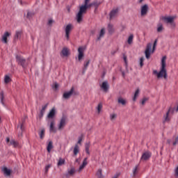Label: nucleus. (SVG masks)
<instances>
[{"label": "nucleus", "mask_w": 178, "mask_h": 178, "mask_svg": "<svg viewBox=\"0 0 178 178\" xmlns=\"http://www.w3.org/2000/svg\"><path fill=\"white\" fill-rule=\"evenodd\" d=\"M138 168V166L136 165L135 168H134V170H133L134 176H136V175L137 174Z\"/></svg>", "instance_id": "44"}, {"label": "nucleus", "mask_w": 178, "mask_h": 178, "mask_svg": "<svg viewBox=\"0 0 178 178\" xmlns=\"http://www.w3.org/2000/svg\"><path fill=\"white\" fill-rule=\"evenodd\" d=\"M47 106H48V104H47L46 105H44V106H42V111H45V110L47 109Z\"/></svg>", "instance_id": "51"}, {"label": "nucleus", "mask_w": 178, "mask_h": 178, "mask_svg": "<svg viewBox=\"0 0 178 178\" xmlns=\"http://www.w3.org/2000/svg\"><path fill=\"white\" fill-rule=\"evenodd\" d=\"M108 31L109 33H113L114 32V29L113 28V25L111 24H109L108 25Z\"/></svg>", "instance_id": "33"}, {"label": "nucleus", "mask_w": 178, "mask_h": 178, "mask_svg": "<svg viewBox=\"0 0 178 178\" xmlns=\"http://www.w3.org/2000/svg\"><path fill=\"white\" fill-rule=\"evenodd\" d=\"M73 152L74 156H76L77 154L80 152V147L79 146V145H75Z\"/></svg>", "instance_id": "20"}, {"label": "nucleus", "mask_w": 178, "mask_h": 178, "mask_svg": "<svg viewBox=\"0 0 178 178\" xmlns=\"http://www.w3.org/2000/svg\"><path fill=\"white\" fill-rule=\"evenodd\" d=\"M19 1L20 2L21 5H22L23 4V0H19Z\"/></svg>", "instance_id": "58"}, {"label": "nucleus", "mask_w": 178, "mask_h": 178, "mask_svg": "<svg viewBox=\"0 0 178 178\" xmlns=\"http://www.w3.org/2000/svg\"><path fill=\"white\" fill-rule=\"evenodd\" d=\"M48 23H54V19H49Z\"/></svg>", "instance_id": "56"}, {"label": "nucleus", "mask_w": 178, "mask_h": 178, "mask_svg": "<svg viewBox=\"0 0 178 178\" xmlns=\"http://www.w3.org/2000/svg\"><path fill=\"white\" fill-rule=\"evenodd\" d=\"M86 47L85 46H83V47H79V49H78V60L79 61H81L83 56H84V51H86Z\"/></svg>", "instance_id": "7"}, {"label": "nucleus", "mask_w": 178, "mask_h": 178, "mask_svg": "<svg viewBox=\"0 0 178 178\" xmlns=\"http://www.w3.org/2000/svg\"><path fill=\"white\" fill-rule=\"evenodd\" d=\"M51 164H48L47 165H46L45 167V174H47L49 169L51 168Z\"/></svg>", "instance_id": "45"}, {"label": "nucleus", "mask_w": 178, "mask_h": 178, "mask_svg": "<svg viewBox=\"0 0 178 178\" xmlns=\"http://www.w3.org/2000/svg\"><path fill=\"white\" fill-rule=\"evenodd\" d=\"M86 165H88L87 158L83 159L82 164L79 168L78 172H81L85 168Z\"/></svg>", "instance_id": "16"}, {"label": "nucleus", "mask_w": 178, "mask_h": 178, "mask_svg": "<svg viewBox=\"0 0 178 178\" xmlns=\"http://www.w3.org/2000/svg\"><path fill=\"white\" fill-rule=\"evenodd\" d=\"M177 19V16H161L160 17V20L164 22V23H174V22Z\"/></svg>", "instance_id": "4"}, {"label": "nucleus", "mask_w": 178, "mask_h": 178, "mask_svg": "<svg viewBox=\"0 0 178 178\" xmlns=\"http://www.w3.org/2000/svg\"><path fill=\"white\" fill-rule=\"evenodd\" d=\"M74 92V88H72L71 90H70L69 92H66L65 93H63V98L65 99H68L71 97V96L73 95Z\"/></svg>", "instance_id": "12"}, {"label": "nucleus", "mask_w": 178, "mask_h": 178, "mask_svg": "<svg viewBox=\"0 0 178 178\" xmlns=\"http://www.w3.org/2000/svg\"><path fill=\"white\" fill-rule=\"evenodd\" d=\"M44 113H45L44 111H43V110H41V111H40V115H41V117L43 116V115H44Z\"/></svg>", "instance_id": "54"}, {"label": "nucleus", "mask_w": 178, "mask_h": 178, "mask_svg": "<svg viewBox=\"0 0 178 178\" xmlns=\"http://www.w3.org/2000/svg\"><path fill=\"white\" fill-rule=\"evenodd\" d=\"M11 36H12L11 32L6 31L4 33H3V35H1V42H3V44H7L8 42V38Z\"/></svg>", "instance_id": "5"}, {"label": "nucleus", "mask_w": 178, "mask_h": 178, "mask_svg": "<svg viewBox=\"0 0 178 178\" xmlns=\"http://www.w3.org/2000/svg\"><path fill=\"white\" fill-rule=\"evenodd\" d=\"M118 15H119V8L113 9L109 13L110 20L115 19V17H118Z\"/></svg>", "instance_id": "9"}, {"label": "nucleus", "mask_w": 178, "mask_h": 178, "mask_svg": "<svg viewBox=\"0 0 178 178\" xmlns=\"http://www.w3.org/2000/svg\"><path fill=\"white\" fill-rule=\"evenodd\" d=\"M156 44H157V39L155 40V42L154 43L152 49V43H148L147 44V47H146V49H145V57H146L147 59H149L151 53L154 52L156 47Z\"/></svg>", "instance_id": "3"}, {"label": "nucleus", "mask_w": 178, "mask_h": 178, "mask_svg": "<svg viewBox=\"0 0 178 178\" xmlns=\"http://www.w3.org/2000/svg\"><path fill=\"white\" fill-rule=\"evenodd\" d=\"M147 13H148V5L145 4L141 7L140 15L141 16H145V15H147Z\"/></svg>", "instance_id": "14"}, {"label": "nucleus", "mask_w": 178, "mask_h": 178, "mask_svg": "<svg viewBox=\"0 0 178 178\" xmlns=\"http://www.w3.org/2000/svg\"><path fill=\"white\" fill-rule=\"evenodd\" d=\"M92 3L93 6L95 7V9H97L99 6V5H101V3H98V1H93L92 2Z\"/></svg>", "instance_id": "42"}, {"label": "nucleus", "mask_w": 178, "mask_h": 178, "mask_svg": "<svg viewBox=\"0 0 178 178\" xmlns=\"http://www.w3.org/2000/svg\"><path fill=\"white\" fill-rule=\"evenodd\" d=\"M22 124H21V130H22Z\"/></svg>", "instance_id": "62"}, {"label": "nucleus", "mask_w": 178, "mask_h": 178, "mask_svg": "<svg viewBox=\"0 0 178 178\" xmlns=\"http://www.w3.org/2000/svg\"><path fill=\"white\" fill-rule=\"evenodd\" d=\"M175 177L178 178V165L177 168L175 169Z\"/></svg>", "instance_id": "47"}, {"label": "nucleus", "mask_w": 178, "mask_h": 178, "mask_svg": "<svg viewBox=\"0 0 178 178\" xmlns=\"http://www.w3.org/2000/svg\"><path fill=\"white\" fill-rule=\"evenodd\" d=\"M65 159H59L58 163H57V166H62V165H65Z\"/></svg>", "instance_id": "31"}, {"label": "nucleus", "mask_w": 178, "mask_h": 178, "mask_svg": "<svg viewBox=\"0 0 178 178\" xmlns=\"http://www.w3.org/2000/svg\"><path fill=\"white\" fill-rule=\"evenodd\" d=\"M61 53L63 56L67 57L69 55V50L67 48H63Z\"/></svg>", "instance_id": "25"}, {"label": "nucleus", "mask_w": 178, "mask_h": 178, "mask_svg": "<svg viewBox=\"0 0 178 178\" xmlns=\"http://www.w3.org/2000/svg\"><path fill=\"white\" fill-rule=\"evenodd\" d=\"M173 145H176V143H174Z\"/></svg>", "instance_id": "63"}, {"label": "nucleus", "mask_w": 178, "mask_h": 178, "mask_svg": "<svg viewBox=\"0 0 178 178\" xmlns=\"http://www.w3.org/2000/svg\"><path fill=\"white\" fill-rule=\"evenodd\" d=\"M122 76L124 77V72H122Z\"/></svg>", "instance_id": "61"}, {"label": "nucleus", "mask_w": 178, "mask_h": 178, "mask_svg": "<svg viewBox=\"0 0 178 178\" xmlns=\"http://www.w3.org/2000/svg\"><path fill=\"white\" fill-rule=\"evenodd\" d=\"M118 102V104H120L122 106H125L127 104V100L123 99L122 97H119Z\"/></svg>", "instance_id": "26"}, {"label": "nucleus", "mask_w": 178, "mask_h": 178, "mask_svg": "<svg viewBox=\"0 0 178 178\" xmlns=\"http://www.w3.org/2000/svg\"><path fill=\"white\" fill-rule=\"evenodd\" d=\"M12 80L10 79V77L8 75H6L5 76V79L4 81L6 84H8L9 82H10Z\"/></svg>", "instance_id": "36"}, {"label": "nucleus", "mask_w": 178, "mask_h": 178, "mask_svg": "<svg viewBox=\"0 0 178 178\" xmlns=\"http://www.w3.org/2000/svg\"><path fill=\"white\" fill-rule=\"evenodd\" d=\"M44 135H45V130L44 129H41L40 132H39L40 138L41 140H43Z\"/></svg>", "instance_id": "30"}, {"label": "nucleus", "mask_w": 178, "mask_h": 178, "mask_svg": "<svg viewBox=\"0 0 178 178\" xmlns=\"http://www.w3.org/2000/svg\"><path fill=\"white\" fill-rule=\"evenodd\" d=\"M54 148L53 142L50 141L47 145V152H51V150Z\"/></svg>", "instance_id": "29"}, {"label": "nucleus", "mask_w": 178, "mask_h": 178, "mask_svg": "<svg viewBox=\"0 0 178 178\" xmlns=\"http://www.w3.org/2000/svg\"><path fill=\"white\" fill-rule=\"evenodd\" d=\"M22 33V30H19V31H15V35L14 39L15 40L19 39V38L21 37Z\"/></svg>", "instance_id": "22"}, {"label": "nucleus", "mask_w": 178, "mask_h": 178, "mask_svg": "<svg viewBox=\"0 0 178 178\" xmlns=\"http://www.w3.org/2000/svg\"><path fill=\"white\" fill-rule=\"evenodd\" d=\"M134 41V35H130V36L128 38V44H131L133 43Z\"/></svg>", "instance_id": "38"}, {"label": "nucleus", "mask_w": 178, "mask_h": 178, "mask_svg": "<svg viewBox=\"0 0 178 178\" xmlns=\"http://www.w3.org/2000/svg\"><path fill=\"white\" fill-rule=\"evenodd\" d=\"M175 111H176V113L178 112V104L177 106V108H174L172 110L171 109V108H170L169 111H168V113L165 114V116H164V121L165 122H169L170 120V118H169V113H173Z\"/></svg>", "instance_id": "8"}, {"label": "nucleus", "mask_w": 178, "mask_h": 178, "mask_svg": "<svg viewBox=\"0 0 178 178\" xmlns=\"http://www.w3.org/2000/svg\"><path fill=\"white\" fill-rule=\"evenodd\" d=\"M89 63H90V61L88 60V61H87L85 64H83V70H86V69H87V67H88V65H89Z\"/></svg>", "instance_id": "46"}, {"label": "nucleus", "mask_w": 178, "mask_h": 178, "mask_svg": "<svg viewBox=\"0 0 178 178\" xmlns=\"http://www.w3.org/2000/svg\"><path fill=\"white\" fill-rule=\"evenodd\" d=\"M74 173H75V170H74V168H72L71 170H70L67 172V175H68V176H72Z\"/></svg>", "instance_id": "40"}, {"label": "nucleus", "mask_w": 178, "mask_h": 178, "mask_svg": "<svg viewBox=\"0 0 178 178\" xmlns=\"http://www.w3.org/2000/svg\"><path fill=\"white\" fill-rule=\"evenodd\" d=\"M117 118V114L115 113H111L110 114V120L114 121Z\"/></svg>", "instance_id": "37"}, {"label": "nucleus", "mask_w": 178, "mask_h": 178, "mask_svg": "<svg viewBox=\"0 0 178 178\" xmlns=\"http://www.w3.org/2000/svg\"><path fill=\"white\" fill-rule=\"evenodd\" d=\"M140 92V90L139 88H137L136 90L134 97H133V101H136L137 98L139 96Z\"/></svg>", "instance_id": "23"}, {"label": "nucleus", "mask_w": 178, "mask_h": 178, "mask_svg": "<svg viewBox=\"0 0 178 178\" xmlns=\"http://www.w3.org/2000/svg\"><path fill=\"white\" fill-rule=\"evenodd\" d=\"M83 140V136L79 137L78 144L81 145Z\"/></svg>", "instance_id": "49"}, {"label": "nucleus", "mask_w": 178, "mask_h": 178, "mask_svg": "<svg viewBox=\"0 0 178 178\" xmlns=\"http://www.w3.org/2000/svg\"><path fill=\"white\" fill-rule=\"evenodd\" d=\"M73 29H74V26L71 24H68L65 27V37H66L67 40L70 39V32L72 31Z\"/></svg>", "instance_id": "6"}, {"label": "nucleus", "mask_w": 178, "mask_h": 178, "mask_svg": "<svg viewBox=\"0 0 178 178\" xmlns=\"http://www.w3.org/2000/svg\"><path fill=\"white\" fill-rule=\"evenodd\" d=\"M75 162L77 163L79 165H80L81 163L80 159H76Z\"/></svg>", "instance_id": "53"}, {"label": "nucleus", "mask_w": 178, "mask_h": 178, "mask_svg": "<svg viewBox=\"0 0 178 178\" xmlns=\"http://www.w3.org/2000/svg\"><path fill=\"white\" fill-rule=\"evenodd\" d=\"M152 156V153L149 152H145L143 154L141 161H148Z\"/></svg>", "instance_id": "13"}, {"label": "nucleus", "mask_w": 178, "mask_h": 178, "mask_svg": "<svg viewBox=\"0 0 178 178\" xmlns=\"http://www.w3.org/2000/svg\"><path fill=\"white\" fill-rule=\"evenodd\" d=\"M59 88V84L58 83H54V88L57 90Z\"/></svg>", "instance_id": "50"}, {"label": "nucleus", "mask_w": 178, "mask_h": 178, "mask_svg": "<svg viewBox=\"0 0 178 178\" xmlns=\"http://www.w3.org/2000/svg\"><path fill=\"white\" fill-rule=\"evenodd\" d=\"M3 172H4L6 177H10L11 175L12 171L8 170L7 168H3Z\"/></svg>", "instance_id": "21"}, {"label": "nucleus", "mask_w": 178, "mask_h": 178, "mask_svg": "<svg viewBox=\"0 0 178 178\" xmlns=\"http://www.w3.org/2000/svg\"><path fill=\"white\" fill-rule=\"evenodd\" d=\"M19 136H22V133H21V134Z\"/></svg>", "instance_id": "64"}, {"label": "nucleus", "mask_w": 178, "mask_h": 178, "mask_svg": "<svg viewBox=\"0 0 178 178\" xmlns=\"http://www.w3.org/2000/svg\"><path fill=\"white\" fill-rule=\"evenodd\" d=\"M10 141V140L9 139V138H6V142H7V143H9Z\"/></svg>", "instance_id": "57"}, {"label": "nucleus", "mask_w": 178, "mask_h": 178, "mask_svg": "<svg viewBox=\"0 0 178 178\" xmlns=\"http://www.w3.org/2000/svg\"><path fill=\"white\" fill-rule=\"evenodd\" d=\"M89 148H90V143H86V152L88 154H90Z\"/></svg>", "instance_id": "41"}, {"label": "nucleus", "mask_w": 178, "mask_h": 178, "mask_svg": "<svg viewBox=\"0 0 178 178\" xmlns=\"http://www.w3.org/2000/svg\"><path fill=\"white\" fill-rule=\"evenodd\" d=\"M90 1L91 0H84L86 5H87V3H90Z\"/></svg>", "instance_id": "55"}, {"label": "nucleus", "mask_w": 178, "mask_h": 178, "mask_svg": "<svg viewBox=\"0 0 178 178\" xmlns=\"http://www.w3.org/2000/svg\"><path fill=\"white\" fill-rule=\"evenodd\" d=\"M143 61H144V58L141 57L140 59V65L141 67L143 66Z\"/></svg>", "instance_id": "48"}, {"label": "nucleus", "mask_w": 178, "mask_h": 178, "mask_svg": "<svg viewBox=\"0 0 178 178\" xmlns=\"http://www.w3.org/2000/svg\"><path fill=\"white\" fill-rule=\"evenodd\" d=\"M96 109L97 110V113H99V115L102 109V104L99 103V104H97V107H96Z\"/></svg>", "instance_id": "34"}, {"label": "nucleus", "mask_w": 178, "mask_h": 178, "mask_svg": "<svg viewBox=\"0 0 178 178\" xmlns=\"http://www.w3.org/2000/svg\"><path fill=\"white\" fill-rule=\"evenodd\" d=\"M123 60H124V62H125L126 66H127V58L126 56H123Z\"/></svg>", "instance_id": "52"}, {"label": "nucleus", "mask_w": 178, "mask_h": 178, "mask_svg": "<svg viewBox=\"0 0 178 178\" xmlns=\"http://www.w3.org/2000/svg\"><path fill=\"white\" fill-rule=\"evenodd\" d=\"M104 35H105V29L103 28L101 29L99 36H97V40H100L101 38L104 37Z\"/></svg>", "instance_id": "27"}, {"label": "nucleus", "mask_w": 178, "mask_h": 178, "mask_svg": "<svg viewBox=\"0 0 178 178\" xmlns=\"http://www.w3.org/2000/svg\"><path fill=\"white\" fill-rule=\"evenodd\" d=\"M167 26L171 29H173L176 27V24L175 23H168Z\"/></svg>", "instance_id": "35"}, {"label": "nucleus", "mask_w": 178, "mask_h": 178, "mask_svg": "<svg viewBox=\"0 0 178 178\" xmlns=\"http://www.w3.org/2000/svg\"><path fill=\"white\" fill-rule=\"evenodd\" d=\"M158 33H162L164 31V26L162 24H159L157 25V29H156Z\"/></svg>", "instance_id": "24"}, {"label": "nucleus", "mask_w": 178, "mask_h": 178, "mask_svg": "<svg viewBox=\"0 0 178 178\" xmlns=\"http://www.w3.org/2000/svg\"><path fill=\"white\" fill-rule=\"evenodd\" d=\"M92 3H87L86 4V2H84L83 5L79 7V11L76 15V22H78V23L83 22V15L87 13V9H90V8H92Z\"/></svg>", "instance_id": "2"}, {"label": "nucleus", "mask_w": 178, "mask_h": 178, "mask_svg": "<svg viewBox=\"0 0 178 178\" xmlns=\"http://www.w3.org/2000/svg\"><path fill=\"white\" fill-rule=\"evenodd\" d=\"M144 0H139V3H142Z\"/></svg>", "instance_id": "59"}, {"label": "nucleus", "mask_w": 178, "mask_h": 178, "mask_svg": "<svg viewBox=\"0 0 178 178\" xmlns=\"http://www.w3.org/2000/svg\"><path fill=\"white\" fill-rule=\"evenodd\" d=\"M49 122L50 123V125H49V131L51 133H56V130L55 129V124H56V122H55V120H50L49 121Z\"/></svg>", "instance_id": "11"}, {"label": "nucleus", "mask_w": 178, "mask_h": 178, "mask_svg": "<svg viewBox=\"0 0 178 178\" xmlns=\"http://www.w3.org/2000/svg\"><path fill=\"white\" fill-rule=\"evenodd\" d=\"M67 11H68L69 13H70V8H67Z\"/></svg>", "instance_id": "60"}, {"label": "nucleus", "mask_w": 178, "mask_h": 178, "mask_svg": "<svg viewBox=\"0 0 178 178\" xmlns=\"http://www.w3.org/2000/svg\"><path fill=\"white\" fill-rule=\"evenodd\" d=\"M16 58H17V63H18L19 65H20L22 66V65H23V60H22V56L17 55V56H16Z\"/></svg>", "instance_id": "28"}, {"label": "nucleus", "mask_w": 178, "mask_h": 178, "mask_svg": "<svg viewBox=\"0 0 178 178\" xmlns=\"http://www.w3.org/2000/svg\"><path fill=\"white\" fill-rule=\"evenodd\" d=\"M96 175L97 176V178H104V176L102 175V170H97Z\"/></svg>", "instance_id": "39"}, {"label": "nucleus", "mask_w": 178, "mask_h": 178, "mask_svg": "<svg viewBox=\"0 0 178 178\" xmlns=\"http://www.w3.org/2000/svg\"><path fill=\"white\" fill-rule=\"evenodd\" d=\"M149 97H144L142 99V100H141V104H142L143 106H144L145 104H146V103L147 102V101H149Z\"/></svg>", "instance_id": "32"}, {"label": "nucleus", "mask_w": 178, "mask_h": 178, "mask_svg": "<svg viewBox=\"0 0 178 178\" xmlns=\"http://www.w3.org/2000/svg\"><path fill=\"white\" fill-rule=\"evenodd\" d=\"M10 145H13L14 147H16L18 145V143L15 141L14 140H12L10 141Z\"/></svg>", "instance_id": "43"}, {"label": "nucleus", "mask_w": 178, "mask_h": 178, "mask_svg": "<svg viewBox=\"0 0 178 178\" xmlns=\"http://www.w3.org/2000/svg\"><path fill=\"white\" fill-rule=\"evenodd\" d=\"M101 88L104 90V91L107 92L109 88V85L107 81H104L101 85Z\"/></svg>", "instance_id": "17"}, {"label": "nucleus", "mask_w": 178, "mask_h": 178, "mask_svg": "<svg viewBox=\"0 0 178 178\" xmlns=\"http://www.w3.org/2000/svg\"><path fill=\"white\" fill-rule=\"evenodd\" d=\"M67 124V118L65 117H63L60 120V123L58 124V129L62 130L65 127Z\"/></svg>", "instance_id": "10"}, {"label": "nucleus", "mask_w": 178, "mask_h": 178, "mask_svg": "<svg viewBox=\"0 0 178 178\" xmlns=\"http://www.w3.org/2000/svg\"><path fill=\"white\" fill-rule=\"evenodd\" d=\"M4 99H5V96H4V92L3 91H1L0 92V100H1V104H3V106L6 107V104L4 103Z\"/></svg>", "instance_id": "19"}, {"label": "nucleus", "mask_w": 178, "mask_h": 178, "mask_svg": "<svg viewBox=\"0 0 178 178\" xmlns=\"http://www.w3.org/2000/svg\"><path fill=\"white\" fill-rule=\"evenodd\" d=\"M166 56H163L161 61L160 71L158 72L156 70L153 71V74L156 76L158 79L163 78L164 79H168V73L166 70Z\"/></svg>", "instance_id": "1"}, {"label": "nucleus", "mask_w": 178, "mask_h": 178, "mask_svg": "<svg viewBox=\"0 0 178 178\" xmlns=\"http://www.w3.org/2000/svg\"><path fill=\"white\" fill-rule=\"evenodd\" d=\"M56 115V108L53 107L51 110L49 111L47 118L48 119H53L55 117Z\"/></svg>", "instance_id": "15"}, {"label": "nucleus", "mask_w": 178, "mask_h": 178, "mask_svg": "<svg viewBox=\"0 0 178 178\" xmlns=\"http://www.w3.org/2000/svg\"><path fill=\"white\" fill-rule=\"evenodd\" d=\"M35 15V13H34V11H31V10H28L26 15V18L28 19L29 20L33 19V17Z\"/></svg>", "instance_id": "18"}]
</instances>
